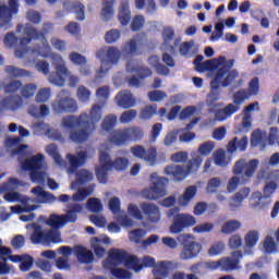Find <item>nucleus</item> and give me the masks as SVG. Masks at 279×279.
I'll use <instances>...</instances> for the list:
<instances>
[{"label":"nucleus","mask_w":279,"mask_h":279,"mask_svg":"<svg viewBox=\"0 0 279 279\" xmlns=\"http://www.w3.org/2000/svg\"><path fill=\"white\" fill-rule=\"evenodd\" d=\"M96 97L99 101H102V105H94L88 113H81L76 116H66L62 119V125L65 130H71L69 133V140L76 145H82L86 143L90 135L96 130V124L101 121V108L106 106V101L110 99V87L102 86L96 90Z\"/></svg>","instance_id":"obj_1"},{"label":"nucleus","mask_w":279,"mask_h":279,"mask_svg":"<svg viewBox=\"0 0 279 279\" xmlns=\"http://www.w3.org/2000/svg\"><path fill=\"white\" fill-rule=\"evenodd\" d=\"M258 165V159H251L248 161L247 159H240L235 161L232 169L234 175L229 180L227 184L228 193H234V191L239 189L241 179L236 175H242V183L246 184V182H250L252 178H254V173H256Z\"/></svg>","instance_id":"obj_2"},{"label":"nucleus","mask_w":279,"mask_h":279,"mask_svg":"<svg viewBox=\"0 0 279 279\" xmlns=\"http://www.w3.org/2000/svg\"><path fill=\"white\" fill-rule=\"evenodd\" d=\"M1 88L4 95L9 96L0 101V106L7 110H19L23 106V97L19 95L21 88H23V82L13 78L9 82H3Z\"/></svg>","instance_id":"obj_3"},{"label":"nucleus","mask_w":279,"mask_h":279,"mask_svg":"<svg viewBox=\"0 0 279 279\" xmlns=\"http://www.w3.org/2000/svg\"><path fill=\"white\" fill-rule=\"evenodd\" d=\"M162 38L163 47L167 49V51H170V53H175V49L179 48V53L183 56V58H191V50L193 49L195 41L190 40L182 43L181 38H175V31L171 26L163 27ZM173 39L174 43L171 45V40Z\"/></svg>","instance_id":"obj_4"},{"label":"nucleus","mask_w":279,"mask_h":279,"mask_svg":"<svg viewBox=\"0 0 279 279\" xmlns=\"http://www.w3.org/2000/svg\"><path fill=\"white\" fill-rule=\"evenodd\" d=\"M121 56H122L121 50H119L114 46H111L108 48H100L99 50H97L96 57L98 58V60H101L102 64L97 71L95 82H99L101 77H105L106 73L110 71L111 66H114V64H119V60H121ZM106 64H110V66H108L105 70L104 66H106Z\"/></svg>","instance_id":"obj_5"},{"label":"nucleus","mask_w":279,"mask_h":279,"mask_svg":"<svg viewBox=\"0 0 279 279\" xmlns=\"http://www.w3.org/2000/svg\"><path fill=\"white\" fill-rule=\"evenodd\" d=\"M233 66L234 60H229L225 61L222 66L217 70L214 80L210 82L213 90H219V86L228 88L239 77V71L232 70Z\"/></svg>","instance_id":"obj_6"},{"label":"nucleus","mask_w":279,"mask_h":279,"mask_svg":"<svg viewBox=\"0 0 279 279\" xmlns=\"http://www.w3.org/2000/svg\"><path fill=\"white\" fill-rule=\"evenodd\" d=\"M202 156H196L187 162L185 168L184 166L175 165L167 166L165 168V173L166 175L172 178L174 182H182V180H185L190 173H195V171H198V169L202 167Z\"/></svg>","instance_id":"obj_7"},{"label":"nucleus","mask_w":279,"mask_h":279,"mask_svg":"<svg viewBox=\"0 0 279 279\" xmlns=\"http://www.w3.org/2000/svg\"><path fill=\"white\" fill-rule=\"evenodd\" d=\"M180 208L173 207L168 210V217L172 219V223L170 226V232L171 234H180V232H183L185 228H193L195 223H197V220H195V217L189 214H179Z\"/></svg>","instance_id":"obj_8"},{"label":"nucleus","mask_w":279,"mask_h":279,"mask_svg":"<svg viewBox=\"0 0 279 279\" xmlns=\"http://www.w3.org/2000/svg\"><path fill=\"white\" fill-rule=\"evenodd\" d=\"M52 29L53 23H44L43 32L36 29L32 25H26L23 31V34L26 37L21 38L20 45H22V47H27L32 40H41L46 49H51V47H49V41H47V37H45V34H49V32Z\"/></svg>","instance_id":"obj_9"},{"label":"nucleus","mask_w":279,"mask_h":279,"mask_svg":"<svg viewBox=\"0 0 279 279\" xmlns=\"http://www.w3.org/2000/svg\"><path fill=\"white\" fill-rule=\"evenodd\" d=\"M150 180L153 185L142 191L143 197L150 201L165 197V195H167V185L169 184V179L165 177H158V173H153L150 175Z\"/></svg>","instance_id":"obj_10"},{"label":"nucleus","mask_w":279,"mask_h":279,"mask_svg":"<svg viewBox=\"0 0 279 279\" xmlns=\"http://www.w3.org/2000/svg\"><path fill=\"white\" fill-rule=\"evenodd\" d=\"M31 241L34 245H38L40 243H62V233L58 229L43 231V227L37 225L31 235Z\"/></svg>","instance_id":"obj_11"},{"label":"nucleus","mask_w":279,"mask_h":279,"mask_svg":"<svg viewBox=\"0 0 279 279\" xmlns=\"http://www.w3.org/2000/svg\"><path fill=\"white\" fill-rule=\"evenodd\" d=\"M181 252L179 255L180 260H191L199 256L202 252V244L195 241L191 234L181 235Z\"/></svg>","instance_id":"obj_12"},{"label":"nucleus","mask_w":279,"mask_h":279,"mask_svg":"<svg viewBox=\"0 0 279 279\" xmlns=\"http://www.w3.org/2000/svg\"><path fill=\"white\" fill-rule=\"evenodd\" d=\"M243 258V252L234 251L231 253V257H222L217 262H209L210 269H221V271H236L241 269L239 264Z\"/></svg>","instance_id":"obj_13"},{"label":"nucleus","mask_w":279,"mask_h":279,"mask_svg":"<svg viewBox=\"0 0 279 279\" xmlns=\"http://www.w3.org/2000/svg\"><path fill=\"white\" fill-rule=\"evenodd\" d=\"M19 14V0H9V5H0V29H11L12 19Z\"/></svg>","instance_id":"obj_14"},{"label":"nucleus","mask_w":279,"mask_h":279,"mask_svg":"<svg viewBox=\"0 0 279 279\" xmlns=\"http://www.w3.org/2000/svg\"><path fill=\"white\" fill-rule=\"evenodd\" d=\"M131 154L134 156V158L144 160L148 167H156L158 162V150L156 147L145 149V146L143 145H135L131 147Z\"/></svg>","instance_id":"obj_15"},{"label":"nucleus","mask_w":279,"mask_h":279,"mask_svg":"<svg viewBox=\"0 0 279 279\" xmlns=\"http://www.w3.org/2000/svg\"><path fill=\"white\" fill-rule=\"evenodd\" d=\"M51 106L57 114L77 112V101L71 96L61 97L54 100Z\"/></svg>","instance_id":"obj_16"},{"label":"nucleus","mask_w":279,"mask_h":279,"mask_svg":"<svg viewBox=\"0 0 279 279\" xmlns=\"http://www.w3.org/2000/svg\"><path fill=\"white\" fill-rule=\"evenodd\" d=\"M69 60L74 66H80L81 75H90V65L88 64V59L80 52H71L69 54Z\"/></svg>","instance_id":"obj_17"},{"label":"nucleus","mask_w":279,"mask_h":279,"mask_svg":"<svg viewBox=\"0 0 279 279\" xmlns=\"http://www.w3.org/2000/svg\"><path fill=\"white\" fill-rule=\"evenodd\" d=\"M116 104L119 108H123V110H130V108H134V106H136V99L132 95V92L122 90L117 94Z\"/></svg>","instance_id":"obj_18"},{"label":"nucleus","mask_w":279,"mask_h":279,"mask_svg":"<svg viewBox=\"0 0 279 279\" xmlns=\"http://www.w3.org/2000/svg\"><path fill=\"white\" fill-rule=\"evenodd\" d=\"M140 208L151 223H158L160 221V209L156 204L142 203Z\"/></svg>","instance_id":"obj_19"},{"label":"nucleus","mask_w":279,"mask_h":279,"mask_svg":"<svg viewBox=\"0 0 279 279\" xmlns=\"http://www.w3.org/2000/svg\"><path fill=\"white\" fill-rule=\"evenodd\" d=\"M109 141L112 145H116V147H125V145H130V137L125 128L113 131Z\"/></svg>","instance_id":"obj_20"},{"label":"nucleus","mask_w":279,"mask_h":279,"mask_svg":"<svg viewBox=\"0 0 279 279\" xmlns=\"http://www.w3.org/2000/svg\"><path fill=\"white\" fill-rule=\"evenodd\" d=\"M45 161V155L43 154H37L29 159H26L23 165L22 169L24 171H40L43 169V162Z\"/></svg>","instance_id":"obj_21"},{"label":"nucleus","mask_w":279,"mask_h":279,"mask_svg":"<svg viewBox=\"0 0 279 279\" xmlns=\"http://www.w3.org/2000/svg\"><path fill=\"white\" fill-rule=\"evenodd\" d=\"M121 53L123 58H134V56H141V48H138V43L136 39H130L124 43L121 48Z\"/></svg>","instance_id":"obj_22"},{"label":"nucleus","mask_w":279,"mask_h":279,"mask_svg":"<svg viewBox=\"0 0 279 279\" xmlns=\"http://www.w3.org/2000/svg\"><path fill=\"white\" fill-rule=\"evenodd\" d=\"M118 19L123 27L130 24L132 21V11H130V1L121 0Z\"/></svg>","instance_id":"obj_23"},{"label":"nucleus","mask_w":279,"mask_h":279,"mask_svg":"<svg viewBox=\"0 0 279 279\" xmlns=\"http://www.w3.org/2000/svg\"><path fill=\"white\" fill-rule=\"evenodd\" d=\"M74 255L78 263H83L84 265H88L95 260L93 252L88 251L86 246H74Z\"/></svg>","instance_id":"obj_24"},{"label":"nucleus","mask_w":279,"mask_h":279,"mask_svg":"<svg viewBox=\"0 0 279 279\" xmlns=\"http://www.w3.org/2000/svg\"><path fill=\"white\" fill-rule=\"evenodd\" d=\"M36 128L37 130H44L47 136L51 138V141H57L58 143H65L64 136H62V132H60V130L49 129V125L45 122L37 123Z\"/></svg>","instance_id":"obj_25"},{"label":"nucleus","mask_w":279,"mask_h":279,"mask_svg":"<svg viewBox=\"0 0 279 279\" xmlns=\"http://www.w3.org/2000/svg\"><path fill=\"white\" fill-rule=\"evenodd\" d=\"M4 73L13 80H21V77H32V72L14 65H5Z\"/></svg>","instance_id":"obj_26"},{"label":"nucleus","mask_w":279,"mask_h":279,"mask_svg":"<svg viewBox=\"0 0 279 279\" xmlns=\"http://www.w3.org/2000/svg\"><path fill=\"white\" fill-rule=\"evenodd\" d=\"M247 136H243L240 141L239 137H233L227 145V151H229V154H234L236 149H239V151H245V149H247Z\"/></svg>","instance_id":"obj_27"},{"label":"nucleus","mask_w":279,"mask_h":279,"mask_svg":"<svg viewBox=\"0 0 279 279\" xmlns=\"http://www.w3.org/2000/svg\"><path fill=\"white\" fill-rule=\"evenodd\" d=\"M235 112H239V107L234 106V104H229L225 108L216 110L214 121H226V119Z\"/></svg>","instance_id":"obj_28"},{"label":"nucleus","mask_w":279,"mask_h":279,"mask_svg":"<svg viewBox=\"0 0 279 279\" xmlns=\"http://www.w3.org/2000/svg\"><path fill=\"white\" fill-rule=\"evenodd\" d=\"M71 169H80V167L84 166L86 162V158H88V153L86 151H81L77 153V156L68 154L66 156Z\"/></svg>","instance_id":"obj_29"},{"label":"nucleus","mask_w":279,"mask_h":279,"mask_svg":"<svg viewBox=\"0 0 279 279\" xmlns=\"http://www.w3.org/2000/svg\"><path fill=\"white\" fill-rule=\"evenodd\" d=\"M32 193H34V195L39 197V199H41L44 203L53 204V202H56L58 199V197H56V195L45 191L43 189V186H40V185L33 187Z\"/></svg>","instance_id":"obj_30"},{"label":"nucleus","mask_w":279,"mask_h":279,"mask_svg":"<svg viewBox=\"0 0 279 279\" xmlns=\"http://www.w3.org/2000/svg\"><path fill=\"white\" fill-rule=\"evenodd\" d=\"M252 199L255 201L251 204V208H254V210H265V208L269 207V201H265L266 198L260 192H254Z\"/></svg>","instance_id":"obj_31"},{"label":"nucleus","mask_w":279,"mask_h":279,"mask_svg":"<svg viewBox=\"0 0 279 279\" xmlns=\"http://www.w3.org/2000/svg\"><path fill=\"white\" fill-rule=\"evenodd\" d=\"M195 195H197V186L191 185L186 187L183 195L180 196L178 199L179 206H189V204H191V201L193 199V197H195Z\"/></svg>","instance_id":"obj_32"},{"label":"nucleus","mask_w":279,"mask_h":279,"mask_svg":"<svg viewBox=\"0 0 279 279\" xmlns=\"http://www.w3.org/2000/svg\"><path fill=\"white\" fill-rule=\"evenodd\" d=\"M117 0H105L102 3V9L100 16L102 21H110L114 16V3Z\"/></svg>","instance_id":"obj_33"},{"label":"nucleus","mask_w":279,"mask_h":279,"mask_svg":"<svg viewBox=\"0 0 279 279\" xmlns=\"http://www.w3.org/2000/svg\"><path fill=\"white\" fill-rule=\"evenodd\" d=\"M251 190L250 187H243L239 192L234 194L232 197V203H230V208H239L243 203V199H247L250 197Z\"/></svg>","instance_id":"obj_34"},{"label":"nucleus","mask_w":279,"mask_h":279,"mask_svg":"<svg viewBox=\"0 0 279 279\" xmlns=\"http://www.w3.org/2000/svg\"><path fill=\"white\" fill-rule=\"evenodd\" d=\"M126 69L129 73H136L140 80H147V77H151V75H154V72H151V69L143 65L130 66V63H129L126 65Z\"/></svg>","instance_id":"obj_35"},{"label":"nucleus","mask_w":279,"mask_h":279,"mask_svg":"<svg viewBox=\"0 0 279 279\" xmlns=\"http://www.w3.org/2000/svg\"><path fill=\"white\" fill-rule=\"evenodd\" d=\"M126 256L128 252L123 250L116 248L109 252V260L112 265H123Z\"/></svg>","instance_id":"obj_36"},{"label":"nucleus","mask_w":279,"mask_h":279,"mask_svg":"<svg viewBox=\"0 0 279 279\" xmlns=\"http://www.w3.org/2000/svg\"><path fill=\"white\" fill-rule=\"evenodd\" d=\"M77 213H82V205H72L68 213L62 215L64 223H75V221H77Z\"/></svg>","instance_id":"obj_37"},{"label":"nucleus","mask_w":279,"mask_h":279,"mask_svg":"<svg viewBox=\"0 0 279 279\" xmlns=\"http://www.w3.org/2000/svg\"><path fill=\"white\" fill-rule=\"evenodd\" d=\"M52 65L54 66L56 73L60 75H66L69 73V69L64 64V59L60 54H51Z\"/></svg>","instance_id":"obj_38"},{"label":"nucleus","mask_w":279,"mask_h":279,"mask_svg":"<svg viewBox=\"0 0 279 279\" xmlns=\"http://www.w3.org/2000/svg\"><path fill=\"white\" fill-rule=\"evenodd\" d=\"M124 267L133 269L136 274L143 269V264L138 260V257L126 253V257L123 262Z\"/></svg>","instance_id":"obj_39"},{"label":"nucleus","mask_w":279,"mask_h":279,"mask_svg":"<svg viewBox=\"0 0 279 279\" xmlns=\"http://www.w3.org/2000/svg\"><path fill=\"white\" fill-rule=\"evenodd\" d=\"M69 8L71 12L75 14L76 21H84V19H86V15H85L86 7L82 2L80 1L71 2L69 3Z\"/></svg>","instance_id":"obj_40"},{"label":"nucleus","mask_w":279,"mask_h":279,"mask_svg":"<svg viewBox=\"0 0 279 279\" xmlns=\"http://www.w3.org/2000/svg\"><path fill=\"white\" fill-rule=\"evenodd\" d=\"M126 129V134L129 136L130 143H136L138 141H143L145 133L143 132V129L138 126H129Z\"/></svg>","instance_id":"obj_41"},{"label":"nucleus","mask_w":279,"mask_h":279,"mask_svg":"<svg viewBox=\"0 0 279 279\" xmlns=\"http://www.w3.org/2000/svg\"><path fill=\"white\" fill-rule=\"evenodd\" d=\"M46 225L53 230H60V228L65 226L64 217L58 214H51L46 221Z\"/></svg>","instance_id":"obj_42"},{"label":"nucleus","mask_w":279,"mask_h":279,"mask_svg":"<svg viewBox=\"0 0 279 279\" xmlns=\"http://www.w3.org/2000/svg\"><path fill=\"white\" fill-rule=\"evenodd\" d=\"M112 168L109 166V163H102L98 167H96V178L100 184H107L108 182V172Z\"/></svg>","instance_id":"obj_43"},{"label":"nucleus","mask_w":279,"mask_h":279,"mask_svg":"<svg viewBox=\"0 0 279 279\" xmlns=\"http://www.w3.org/2000/svg\"><path fill=\"white\" fill-rule=\"evenodd\" d=\"M155 114H158V105H147L140 111V119L142 121H149Z\"/></svg>","instance_id":"obj_44"},{"label":"nucleus","mask_w":279,"mask_h":279,"mask_svg":"<svg viewBox=\"0 0 279 279\" xmlns=\"http://www.w3.org/2000/svg\"><path fill=\"white\" fill-rule=\"evenodd\" d=\"M236 230H241V221L228 220L221 227V234H234Z\"/></svg>","instance_id":"obj_45"},{"label":"nucleus","mask_w":279,"mask_h":279,"mask_svg":"<svg viewBox=\"0 0 279 279\" xmlns=\"http://www.w3.org/2000/svg\"><path fill=\"white\" fill-rule=\"evenodd\" d=\"M117 128V116L108 114L104 118L101 123V130L104 132H112Z\"/></svg>","instance_id":"obj_46"},{"label":"nucleus","mask_w":279,"mask_h":279,"mask_svg":"<svg viewBox=\"0 0 279 279\" xmlns=\"http://www.w3.org/2000/svg\"><path fill=\"white\" fill-rule=\"evenodd\" d=\"M38 90V86L34 83H28L25 85H22L20 93L21 96L24 97V99H31V97H34L36 95V92Z\"/></svg>","instance_id":"obj_47"},{"label":"nucleus","mask_w":279,"mask_h":279,"mask_svg":"<svg viewBox=\"0 0 279 279\" xmlns=\"http://www.w3.org/2000/svg\"><path fill=\"white\" fill-rule=\"evenodd\" d=\"M260 239V235L258 234V231L251 230L247 232V234L244 236V243L246 247H256V244L258 243Z\"/></svg>","instance_id":"obj_48"},{"label":"nucleus","mask_w":279,"mask_h":279,"mask_svg":"<svg viewBox=\"0 0 279 279\" xmlns=\"http://www.w3.org/2000/svg\"><path fill=\"white\" fill-rule=\"evenodd\" d=\"M108 165L111 169H116L117 171H125L130 165V160L125 157H118L112 162H108Z\"/></svg>","instance_id":"obj_49"},{"label":"nucleus","mask_w":279,"mask_h":279,"mask_svg":"<svg viewBox=\"0 0 279 279\" xmlns=\"http://www.w3.org/2000/svg\"><path fill=\"white\" fill-rule=\"evenodd\" d=\"M92 247L94 250V254L97 256V258H104L106 255V248L101 246V239L99 238H93L92 239Z\"/></svg>","instance_id":"obj_50"},{"label":"nucleus","mask_w":279,"mask_h":279,"mask_svg":"<svg viewBox=\"0 0 279 279\" xmlns=\"http://www.w3.org/2000/svg\"><path fill=\"white\" fill-rule=\"evenodd\" d=\"M29 179L35 184H45V180H47V172L40 170H33L29 172Z\"/></svg>","instance_id":"obj_51"},{"label":"nucleus","mask_w":279,"mask_h":279,"mask_svg":"<svg viewBox=\"0 0 279 279\" xmlns=\"http://www.w3.org/2000/svg\"><path fill=\"white\" fill-rule=\"evenodd\" d=\"M263 247L266 252V254H274V252H277L278 245L276 244V241H274V238L271 235H267L263 242Z\"/></svg>","instance_id":"obj_52"},{"label":"nucleus","mask_w":279,"mask_h":279,"mask_svg":"<svg viewBox=\"0 0 279 279\" xmlns=\"http://www.w3.org/2000/svg\"><path fill=\"white\" fill-rule=\"evenodd\" d=\"M250 94L247 93V89H240L233 94V102L239 108L241 104H243L246 99H250Z\"/></svg>","instance_id":"obj_53"},{"label":"nucleus","mask_w":279,"mask_h":279,"mask_svg":"<svg viewBox=\"0 0 279 279\" xmlns=\"http://www.w3.org/2000/svg\"><path fill=\"white\" fill-rule=\"evenodd\" d=\"M86 206L90 213H101L104 210V205H101V201H99V198H89Z\"/></svg>","instance_id":"obj_54"},{"label":"nucleus","mask_w":279,"mask_h":279,"mask_svg":"<svg viewBox=\"0 0 279 279\" xmlns=\"http://www.w3.org/2000/svg\"><path fill=\"white\" fill-rule=\"evenodd\" d=\"M246 90L250 97L258 95V92L260 90V81L258 80V77L255 76L250 81L248 88Z\"/></svg>","instance_id":"obj_55"},{"label":"nucleus","mask_w":279,"mask_h":279,"mask_svg":"<svg viewBox=\"0 0 279 279\" xmlns=\"http://www.w3.org/2000/svg\"><path fill=\"white\" fill-rule=\"evenodd\" d=\"M77 99L83 104H86L90 100V89L86 88V86L81 85L76 92Z\"/></svg>","instance_id":"obj_56"},{"label":"nucleus","mask_w":279,"mask_h":279,"mask_svg":"<svg viewBox=\"0 0 279 279\" xmlns=\"http://www.w3.org/2000/svg\"><path fill=\"white\" fill-rule=\"evenodd\" d=\"M142 27H145V16L141 14L135 15L131 22V31L141 32Z\"/></svg>","instance_id":"obj_57"},{"label":"nucleus","mask_w":279,"mask_h":279,"mask_svg":"<svg viewBox=\"0 0 279 279\" xmlns=\"http://www.w3.org/2000/svg\"><path fill=\"white\" fill-rule=\"evenodd\" d=\"M217 89H213L208 93L206 98V106L209 108H217V102L219 100V92H216Z\"/></svg>","instance_id":"obj_58"},{"label":"nucleus","mask_w":279,"mask_h":279,"mask_svg":"<svg viewBox=\"0 0 279 279\" xmlns=\"http://www.w3.org/2000/svg\"><path fill=\"white\" fill-rule=\"evenodd\" d=\"M93 181V174L88 170H81L76 174V184H86Z\"/></svg>","instance_id":"obj_59"},{"label":"nucleus","mask_w":279,"mask_h":279,"mask_svg":"<svg viewBox=\"0 0 279 279\" xmlns=\"http://www.w3.org/2000/svg\"><path fill=\"white\" fill-rule=\"evenodd\" d=\"M207 193H217L221 189V180L218 177H214L207 182Z\"/></svg>","instance_id":"obj_60"},{"label":"nucleus","mask_w":279,"mask_h":279,"mask_svg":"<svg viewBox=\"0 0 279 279\" xmlns=\"http://www.w3.org/2000/svg\"><path fill=\"white\" fill-rule=\"evenodd\" d=\"M137 114L138 111H136V109L126 110L120 116V123H131V121H134V118L137 117Z\"/></svg>","instance_id":"obj_61"},{"label":"nucleus","mask_w":279,"mask_h":279,"mask_svg":"<svg viewBox=\"0 0 279 279\" xmlns=\"http://www.w3.org/2000/svg\"><path fill=\"white\" fill-rule=\"evenodd\" d=\"M213 149H215V142H205L199 145L198 154H201V156H210Z\"/></svg>","instance_id":"obj_62"},{"label":"nucleus","mask_w":279,"mask_h":279,"mask_svg":"<svg viewBox=\"0 0 279 279\" xmlns=\"http://www.w3.org/2000/svg\"><path fill=\"white\" fill-rule=\"evenodd\" d=\"M31 112L33 117H48L49 114V107L47 105H40L38 107H32Z\"/></svg>","instance_id":"obj_63"},{"label":"nucleus","mask_w":279,"mask_h":279,"mask_svg":"<svg viewBox=\"0 0 279 279\" xmlns=\"http://www.w3.org/2000/svg\"><path fill=\"white\" fill-rule=\"evenodd\" d=\"M112 276L118 279H131L132 272L130 270H125L123 268H112L111 269Z\"/></svg>","instance_id":"obj_64"}]
</instances>
